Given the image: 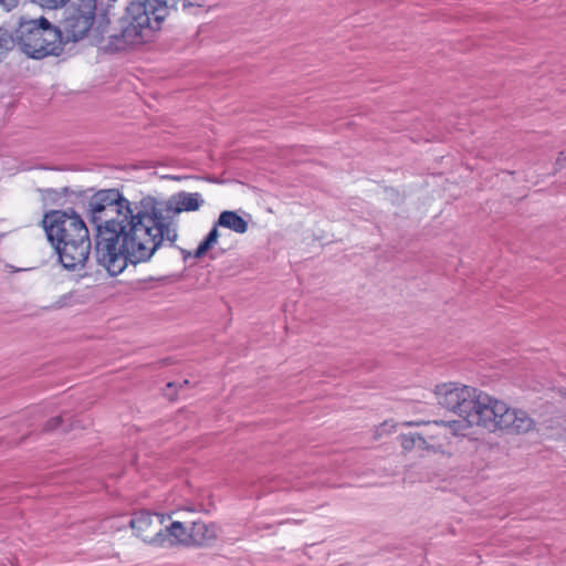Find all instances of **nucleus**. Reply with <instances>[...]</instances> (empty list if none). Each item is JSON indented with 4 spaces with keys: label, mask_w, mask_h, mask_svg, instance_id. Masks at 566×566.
<instances>
[{
    "label": "nucleus",
    "mask_w": 566,
    "mask_h": 566,
    "mask_svg": "<svg viewBox=\"0 0 566 566\" xmlns=\"http://www.w3.org/2000/svg\"><path fill=\"white\" fill-rule=\"evenodd\" d=\"M145 197L139 201H129L115 188L102 189L92 195L86 205V216L97 227L135 223L138 216H145Z\"/></svg>",
    "instance_id": "obj_5"
},
{
    "label": "nucleus",
    "mask_w": 566,
    "mask_h": 566,
    "mask_svg": "<svg viewBox=\"0 0 566 566\" xmlns=\"http://www.w3.org/2000/svg\"><path fill=\"white\" fill-rule=\"evenodd\" d=\"M174 386H176V384H175V382H168V384H167V387H168V388H171V387H174Z\"/></svg>",
    "instance_id": "obj_28"
},
{
    "label": "nucleus",
    "mask_w": 566,
    "mask_h": 566,
    "mask_svg": "<svg viewBox=\"0 0 566 566\" xmlns=\"http://www.w3.org/2000/svg\"><path fill=\"white\" fill-rule=\"evenodd\" d=\"M205 200L198 192L180 191L165 201H158L156 198L146 196L144 219L149 226L151 232L160 247L168 242L174 247L178 233L176 217L184 211H197L201 208Z\"/></svg>",
    "instance_id": "obj_4"
},
{
    "label": "nucleus",
    "mask_w": 566,
    "mask_h": 566,
    "mask_svg": "<svg viewBox=\"0 0 566 566\" xmlns=\"http://www.w3.org/2000/svg\"><path fill=\"white\" fill-rule=\"evenodd\" d=\"M443 431H451L453 434H464V431L472 427L476 426V423H470L467 419L462 418V420H452V421H440Z\"/></svg>",
    "instance_id": "obj_17"
},
{
    "label": "nucleus",
    "mask_w": 566,
    "mask_h": 566,
    "mask_svg": "<svg viewBox=\"0 0 566 566\" xmlns=\"http://www.w3.org/2000/svg\"><path fill=\"white\" fill-rule=\"evenodd\" d=\"M217 226L228 228L237 233H245L248 222L234 211H222L218 218Z\"/></svg>",
    "instance_id": "obj_14"
},
{
    "label": "nucleus",
    "mask_w": 566,
    "mask_h": 566,
    "mask_svg": "<svg viewBox=\"0 0 566 566\" xmlns=\"http://www.w3.org/2000/svg\"><path fill=\"white\" fill-rule=\"evenodd\" d=\"M31 3L38 4L43 9L57 10L65 7L72 0H28Z\"/></svg>",
    "instance_id": "obj_19"
},
{
    "label": "nucleus",
    "mask_w": 566,
    "mask_h": 566,
    "mask_svg": "<svg viewBox=\"0 0 566 566\" xmlns=\"http://www.w3.org/2000/svg\"><path fill=\"white\" fill-rule=\"evenodd\" d=\"M96 11V0H72L62 21L64 45L82 40L91 30Z\"/></svg>",
    "instance_id": "obj_8"
},
{
    "label": "nucleus",
    "mask_w": 566,
    "mask_h": 566,
    "mask_svg": "<svg viewBox=\"0 0 566 566\" xmlns=\"http://www.w3.org/2000/svg\"><path fill=\"white\" fill-rule=\"evenodd\" d=\"M399 441L405 451L419 449L427 451L426 441L420 432H409L399 436Z\"/></svg>",
    "instance_id": "obj_15"
},
{
    "label": "nucleus",
    "mask_w": 566,
    "mask_h": 566,
    "mask_svg": "<svg viewBox=\"0 0 566 566\" xmlns=\"http://www.w3.org/2000/svg\"><path fill=\"white\" fill-rule=\"evenodd\" d=\"M566 167V150L559 151L556 161H555V168L556 170L564 169Z\"/></svg>",
    "instance_id": "obj_22"
},
{
    "label": "nucleus",
    "mask_w": 566,
    "mask_h": 566,
    "mask_svg": "<svg viewBox=\"0 0 566 566\" xmlns=\"http://www.w3.org/2000/svg\"><path fill=\"white\" fill-rule=\"evenodd\" d=\"M165 521L166 516L164 514L138 511L133 514L129 526L135 532V535L145 543L164 546Z\"/></svg>",
    "instance_id": "obj_9"
},
{
    "label": "nucleus",
    "mask_w": 566,
    "mask_h": 566,
    "mask_svg": "<svg viewBox=\"0 0 566 566\" xmlns=\"http://www.w3.org/2000/svg\"><path fill=\"white\" fill-rule=\"evenodd\" d=\"M55 192H56V191H55V190H53V189H46V190H45V193H46V196H49V197H50V196H52V195H53V193H55Z\"/></svg>",
    "instance_id": "obj_25"
},
{
    "label": "nucleus",
    "mask_w": 566,
    "mask_h": 566,
    "mask_svg": "<svg viewBox=\"0 0 566 566\" xmlns=\"http://www.w3.org/2000/svg\"><path fill=\"white\" fill-rule=\"evenodd\" d=\"M42 226L48 240L53 247L59 243L60 239L61 241L70 242L90 238L85 222L73 209L46 212L43 217Z\"/></svg>",
    "instance_id": "obj_7"
},
{
    "label": "nucleus",
    "mask_w": 566,
    "mask_h": 566,
    "mask_svg": "<svg viewBox=\"0 0 566 566\" xmlns=\"http://www.w3.org/2000/svg\"><path fill=\"white\" fill-rule=\"evenodd\" d=\"M160 248L143 214L135 223L97 227L93 255L112 276L120 274L128 263L147 262Z\"/></svg>",
    "instance_id": "obj_2"
},
{
    "label": "nucleus",
    "mask_w": 566,
    "mask_h": 566,
    "mask_svg": "<svg viewBox=\"0 0 566 566\" xmlns=\"http://www.w3.org/2000/svg\"><path fill=\"white\" fill-rule=\"evenodd\" d=\"M14 44H17L15 32L10 33L7 29L0 27V62L14 48Z\"/></svg>",
    "instance_id": "obj_16"
},
{
    "label": "nucleus",
    "mask_w": 566,
    "mask_h": 566,
    "mask_svg": "<svg viewBox=\"0 0 566 566\" xmlns=\"http://www.w3.org/2000/svg\"><path fill=\"white\" fill-rule=\"evenodd\" d=\"M80 303V295L76 291H71L62 296L59 297V300L51 305V308L53 310H61L64 307L73 306L74 304Z\"/></svg>",
    "instance_id": "obj_18"
},
{
    "label": "nucleus",
    "mask_w": 566,
    "mask_h": 566,
    "mask_svg": "<svg viewBox=\"0 0 566 566\" xmlns=\"http://www.w3.org/2000/svg\"><path fill=\"white\" fill-rule=\"evenodd\" d=\"M218 531L219 528L216 524H207L201 521L193 522L190 527V545H210L216 541Z\"/></svg>",
    "instance_id": "obj_12"
},
{
    "label": "nucleus",
    "mask_w": 566,
    "mask_h": 566,
    "mask_svg": "<svg viewBox=\"0 0 566 566\" xmlns=\"http://www.w3.org/2000/svg\"><path fill=\"white\" fill-rule=\"evenodd\" d=\"M177 3L178 0L132 2L118 21V31L108 36L107 50L123 51L149 41L160 29L168 10Z\"/></svg>",
    "instance_id": "obj_3"
},
{
    "label": "nucleus",
    "mask_w": 566,
    "mask_h": 566,
    "mask_svg": "<svg viewBox=\"0 0 566 566\" xmlns=\"http://www.w3.org/2000/svg\"><path fill=\"white\" fill-rule=\"evenodd\" d=\"M218 227L217 223L212 227V229L210 230V232L207 234L206 239L208 241H210L213 245L217 243L218 241V238H219V231H218Z\"/></svg>",
    "instance_id": "obj_23"
},
{
    "label": "nucleus",
    "mask_w": 566,
    "mask_h": 566,
    "mask_svg": "<svg viewBox=\"0 0 566 566\" xmlns=\"http://www.w3.org/2000/svg\"><path fill=\"white\" fill-rule=\"evenodd\" d=\"M74 428V424L73 423H70L67 427L63 428V431L64 432H69L70 430H72Z\"/></svg>",
    "instance_id": "obj_24"
},
{
    "label": "nucleus",
    "mask_w": 566,
    "mask_h": 566,
    "mask_svg": "<svg viewBox=\"0 0 566 566\" xmlns=\"http://www.w3.org/2000/svg\"><path fill=\"white\" fill-rule=\"evenodd\" d=\"M188 384V380H184L182 384H180V387H182L184 385H187Z\"/></svg>",
    "instance_id": "obj_30"
},
{
    "label": "nucleus",
    "mask_w": 566,
    "mask_h": 566,
    "mask_svg": "<svg viewBox=\"0 0 566 566\" xmlns=\"http://www.w3.org/2000/svg\"><path fill=\"white\" fill-rule=\"evenodd\" d=\"M15 40L20 50L32 59L59 56L64 50L62 30L44 17L32 20L21 19L15 29Z\"/></svg>",
    "instance_id": "obj_6"
},
{
    "label": "nucleus",
    "mask_w": 566,
    "mask_h": 566,
    "mask_svg": "<svg viewBox=\"0 0 566 566\" xmlns=\"http://www.w3.org/2000/svg\"><path fill=\"white\" fill-rule=\"evenodd\" d=\"M405 426H424V430L421 433L422 438L426 441L427 452L437 453L442 449L441 437L446 436L440 421L433 422H418V421H408L403 423Z\"/></svg>",
    "instance_id": "obj_11"
},
{
    "label": "nucleus",
    "mask_w": 566,
    "mask_h": 566,
    "mask_svg": "<svg viewBox=\"0 0 566 566\" xmlns=\"http://www.w3.org/2000/svg\"><path fill=\"white\" fill-rule=\"evenodd\" d=\"M434 394L438 405L490 432L525 434L535 429V420L525 410L512 408L474 387L442 384Z\"/></svg>",
    "instance_id": "obj_1"
},
{
    "label": "nucleus",
    "mask_w": 566,
    "mask_h": 566,
    "mask_svg": "<svg viewBox=\"0 0 566 566\" xmlns=\"http://www.w3.org/2000/svg\"><path fill=\"white\" fill-rule=\"evenodd\" d=\"M164 546L174 544L190 545V528L188 530L181 522H172L165 526Z\"/></svg>",
    "instance_id": "obj_13"
},
{
    "label": "nucleus",
    "mask_w": 566,
    "mask_h": 566,
    "mask_svg": "<svg viewBox=\"0 0 566 566\" xmlns=\"http://www.w3.org/2000/svg\"><path fill=\"white\" fill-rule=\"evenodd\" d=\"M212 247L213 244L205 238L196 249L193 258L201 259Z\"/></svg>",
    "instance_id": "obj_21"
},
{
    "label": "nucleus",
    "mask_w": 566,
    "mask_h": 566,
    "mask_svg": "<svg viewBox=\"0 0 566 566\" xmlns=\"http://www.w3.org/2000/svg\"><path fill=\"white\" fill-rule=\"evenodd\" d=\"M182 254H184V259L187 260L188 256H190V253L187 252L186 250H181Z\"/></svg>",
    "instance_id": "obj_26"
},
{
    "label": "nucleus",
    "mask_w": 566,
    "mask_h": 566,
    "mask_svg": "<svg viewBox=\"0 0 566 566\" xmlns=\"http://www.w3.org/2000/svg\"><path fill=\"white\" fill-rule=\"evenodd\" d=\"M59 255V260L65 269L75 270L82 268L88 260L91 253V239L81 241L73 240L70 242L59 240L53 247Z\"/></svg>",
    "instance_id": "obj_10"
},
{
    "label": "nucleus",
    "mask_w": 566,
    "mask_h": 566,
    "mask_svg": "<svg viewBox=\"0 0 566 566\" xmlns=\"http://www.w3.org/2000/svg\"><path fill=\"white\" fill-rule=\"evenodd\" d=\"M62 192H63V195H67L70 192V188L69 187H64L62 189Z\"/></svg>",
    "instance_id": "obj_27"
},
{
    "label": "nucleus",
    "mask_w": 566,
    "mask_h": 566,
    "mask_svg": "<svg viewBox=\"0 0 566 566\" xmlns=\"http://www.w3.org/2000/svg\"><path fill=\"white\" fill-rule=\"evenodd\" d=\"M67 419L64 416L53 417L48 420L43 427L44 432H51L57 429L61 424H63Z\"/></svg>",
    "instance_id": "obj_20"
},
{
    "label": "nucleus",
    "mask_w": 566,
    "mask_h": 566,
    "mask_svg": "<svg viewBox=\"0 0 566 566\" xmlns=\"http://www.w3.org/2000/svg\"><path fill=\"white\" fill-rule=\"evenodd\" d=\"M188 6H191V3H186V2L182 3L184 8H187Z\"/></svg>",
    "instance_id": "obj_29"
}]
</instances>
